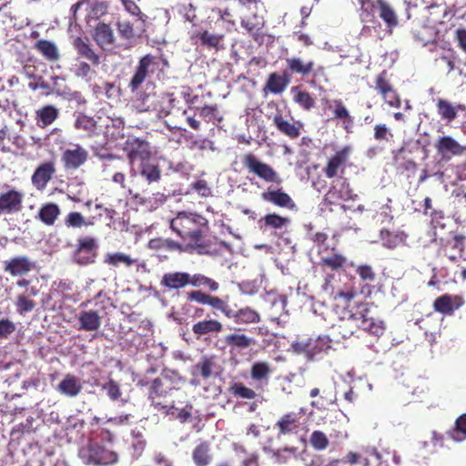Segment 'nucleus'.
<instances>
[{"label":"nucleus","instance_id":"nucleus-1","mask_svg":"<svg viewBox=\"0 0 466 466\" xmlns=\"http://www.w3.org/2000/svg\"><path fill=\"white\" fill-rule=\"evenodd\" d=\"M383 320L374 316L370 306L367 302H360L352 306L347 318H341L332 326V336L339 340L351 336L359 337V331H364L374 337H380L385 331Z\"/></svg>","mask_w":466,"mask_h":466},{"label":"nucleus","instance_id":"nucleus-2","mask_svg":"<svg viewBox=\"0 0 466 466\" xmlns=\"http://www.w3.org/2000/svg\"><path fill=\"white\" fill-rule=\"evenodd\" d=\"M125 150L129 165L130 184L138 187V177L144 179L147 185L160 181L162 169L152 157L151 147L147 141L137 137L128 139Z\"/></svg>","mask_w":466,"mask_h":466},{"label":"nucleus","instance_id":"nucleus-3","mask_svg":"<svg viewBox=\"0 0 466 466\" xmlns=\"http://www.w3.org/2000/svg\"><path fill=\"white\" fill-rule=\"evenodd\" d=\"M170 228L186 242L187 250H195L198 254L209 253L211 242L207 238L208 220L202 215L179 212L170 220Z\"/></svg>","mask_w":466,"mask_h":466},{"label":"nucleus","instance_id":"nucleus-4","mask_svg":"<svg viewBox=\"0 0 466 466\" xmlns=\"http://www.w3.org/2000/svg\"><path fill=\"white\" fill-rule=\"evenodd\" d=\"M187 300L200 305H208L219 310L226 318L231 319L237 324H253L260 321L259 314L249 307L234 310L229 304L218 296H213L202 290H191L185 294Z\"/></svg>","mask_w":466,"mask_h":466},{"label":"nucleus","instance_id":"nucleus-5","mask_svg":"<svg viewBox=\"0 0 466 466\" xmlns=\"http://www.w3.org/2000/svg\"><path fill=\"white\" fill-rule=\"evenodd\" d=\"M329 236L325 232H314L309 235V239L317 248L319 256V266L333 272H339L346 269L348 266L352 267L353 263H349L348 258L341 254L336 245L330 246L327 243Z\"/></svg>","mask_w":466,"mask_h":466},{"label":"nucleus","instance_id":"nucleus-6","mask_svg":"<svg viewBox=\"0 0 466 466\" xmlns=\"http://www.w3.org/2000/svg\"><path fill=\"white\" fill-rule=\"evenodd\" d=\"M360 5L362 21L371 23L376 20L375 13L384 22L389 31H392L399 25L398 15L391 5L386 0H358Z\"/></svg>","mask_w":466,"mask_h":466},{"label":"nucleus","instance_id":"nucleus-7","mask_svg":"<svg viewBox=\"0 0 466 466\" xmlns=\"http://www.w3.org/2000/svg\"><path fill=\"white\" fill-rule=\"evenodd\" d=\"M286 67L290 75L300 76L303 79L311 76L309 81L311 86H316L322 78L328 81L325 66L317 65L312 59L305 60L300 56L288 57Z\"/></svg>","mask_w":466,"mask_h":466},{"label":"nucleus","instance_id":"nucleus-8","mask_svg":"<svg viewBox=\"0 0 466 466\" xmlns=\"http://www.w3.org/2000/svg\"><path fill=\"white\" fill-rule=\"evenodd\" d=\"M79 457L85 464L94 466L114 464L118 460L116 452L93 441L79 451Z\"/></svg>","mask_w":466,"mask_h":466},{"label":"nucleus","instance_id":"nucleus-9","mask_svg":"<svg viewBox=\"0 0 466 466\" xmlns=\"http://www.w3.org/2000/svg\"><path fill=\"white\" fill-rule=\"evenodd\" d=\"M159 66L160 58L157 56L147 54L140 57L128 83V88L132 92L138 90L147 78L159 69Z\"/></svg>","mask_w":466,"mask_h":466},{"label":"nucleus","instance_id":"nucleus-10","mask_svg":"<svg viewBox=\"0 0 466 466\" xmlns=\"http://www.w3.org/2000/svg\"><path fill=\"white\" fill-rule=\"evenodd\" d=\"M242 164L249 173L255 174L257 177L268 183H275L280 185L282 178L278 172L268 164L260 161L254 154L248 153L242 157Z\"/></svg>","mask_w":466,"mask_h":466},{"label":"nucleus","instance_id":"nucleus-11","mask_svg":"<svg viewBox=\"0 0 466 466\" xmlns=\"http://www.w3.org/2000/svg\"><path fill=\"white\" fill-rule=\"evenodd\" d=\"M112 181L119 185L122 189H127L137 204L149 207L150 208H157L167 200V197L160 192L154 194L153 198H146L138 192H134L138 187L133 186L130 182L127 183L126 174L123 172H116L112 177Z\"/></svg>","mask_w":466,"mask_h":466},{"label":"nucleus","instance_id":"nucleus-12","mask_svg":"<svg viewBox=\"0 0 466 466\" xmlns=\"http://www.w3.org/2000/svg\"><path fill=\"white\" fill-rule=\"evenodd\" d=\"M292 348L296 352L303 353L309 359L314 360L331 349V339L327 336L309 339H300L292 344Z\"/></svg>","mask_w":466,"mask_h":466},{"label":"nucleus","instance_id":"nucleus-13","mask_svg":"<svg viewBox=\"0 0 466 466\" xmlns=\"http://www.w3.org/2000/svg\"><path fill=\"white\" fill-rule=\"evenodd\" d=\"M352 147L344 146L337 149L334 154L328 157L325 167L322 168L324 176L330 179L338 176H342L350 161Z\"/></svg>","mask_w":466,"mask_h":466},{"label":"nucleus","instance_id":"nucleus-14","mask_svg":"<svg viewBox=\"0 0 466 466\" xmlns=\"http://www.w3.org/2000/svg\"><path fill=\"white\" fill-rule=\"evenodd\" d=\"M98 244L93 237H82L77 239L76 248L73 252V261L79 266H87L96 262Z\"/></svg>","mask_w":466,"mask_h":466},{"label":"nucleus","instance_id":"nucleus-15","mask_svg":"<svg viewBox=\"0 0 466 466\" xmlns=\"http://www.w3.org/2000/svg\"><path fill=\"white\" fill-rule=\"evenodd\" d=\"M174 98H168L157 93L144 94L138 100L137 108L140 112H153L157 116L163 117L170 114V107L165 106L166 102H173Z\"/></svg>","mask_w":466,"mask_h":466},{"label":"nucleus","instance_id":"nucleus-16","mask_svg":"<svg viewBox=\"0 0 466 466\" xmlns=\"http://www.w3.org/2000/svg\"><path fill=\"white\" fill-rule=\"evenodd\" d=\"M174 389L172 380L167 376L157 377L149 387L148 399L151 400L152 405L158 410L174 408V403L168 406L159 401L160 398L170 394Z\"/></svg>","mask_w":466,"mask_h":466},{"label":"nucleus","instance_id":"nucleus-17","mask_svg":"<svg viewBox=\"0 0 466 466\" xmlns=\"http://www.w3.org/2000/svg\"><path fill=\"white\" fill-rule=\"evenodd\" d=\"M375 89L389 106L395 108L400 107V97L390 83L386 70H383L376 76Z\"/></svg>","mask_w":466,"mask_h":466},{"label":"nucleus","instance_id":"nucleus-18","mask_svg":"<svg viewBox=\"0 0 466 466\" xmlns=\"http://www.w3.org/2000/svg\"><path fill=\"white\" fill-rule=\"evenodd\" d=\"M24 193L8 187L0 193V216L13 215L23 209Z\"/></svg>","mask_w":466,"mask_h":466},{"label":"nucleus","instance_id":"nucleus-19","mask_svg":"<svg viewBox=\"0 0 466 466\" xmlns=\"http://www.w3.org/2000/svg\"><path fill=\"white\" fill-rule=\"evenodd\" d=\"M464 304L465 299L462 295L445 293L433 301L432 307L435 312L444 316H452Z\"/></svg>","mask_w":466,"mask_h":466},{"label":"nucleus","instance_id":"nucleus-20","mask_svg":"<svg viewBox=\"0 0 466 466\" xmlns=\"http://www.w3.org/2000/svg\"><path fill=\"white\" fill-rule=\"evenodd\" d=\"M35 268V262L27 256H16L4 261V271L11 277H24Z\"/></svg>","mask_w":466,"mask_h":466},{"label":"nucleus","instance_id":"nucleus-21","mask_svg":"<svg viewBox=\"0 0 466 466\" xmlns=\"http://www.w3.org/2000/svg\"><path fill=\"white\" fill-rule=\"evenodd\" d=\"M87 158L88 151L78 144L66 149L61 156V161L66 170L77 169L86 162Z\"/></svg>","mask_w":466,"mask_h":466},{"label":"nucleus","instance_id":"nucleus-22","mask_svg":"<svg viewBox=\"0 0 466 466\" xmlns=\"http://www.w3.org/2000/svg\"><path fill=\"white\" fill-rule=\"evenodd\" d=\"M434 147L443 159H451L452 157L461 156L466 151V147L461 146L451 136L440 137L436 140Z\"/></svg>","mask_w":466,"mask_h":466},{"label":"nucleus","instance_id":"nucleus-23","mask_svg":"<svg viewBox=\"0 0 466 466\" xmlns=\"http://www.w3.org/2000/svg\"><path fill=\"white\" fill-rule=\"evenodd\" d=\"M264 201L273 204L281 208L292 210L296 208V204L292 198L282 188L273 189L270 187L261 193Z\"/></svg>","mask_w":466,"mask_h":466},{"label":"nucleus","instance_id":"nucleus-24","mask_svg":"<svg viewBox=\"0 0 466 466\" xmlns=\"http://www.w3.org/2000/svg\"><path fill=\"white\" fill-rule=\"evenodd\" d=\"M56 173L53 161H46L39 165L32 175L31 181L35 188L44 190Z\"/></svg>","mask_w":466,"mask_h":466},{"label":"nucleus","instance_id":"nucleus-25","mask_svg":"<svg viewBox=\"0 0 466 466\" xmlns=\"http://www.w3.org/2000/svg\"><path fill=\"white\" fill-rule=\"evenodd\" d=\"M93 40L102 50L110 49L116 42L114 31L108 24L99 22L94 28Z\"/></svg>","mask_w":466,"mask_h":466},{"label":"nucleus","instance_id":"nucleus-26","mask_svg":"<svg viewBox=\"0 0 466 466\" xmlns=\"http://www.w3.org/2000/svg\"><path fill=\"white\" fill-rule=\"evenodd\" d=\"M357 197V194L350 188V184L344 181L341 183L339 188L333 185L329 187L324 196V203L325 205L331 206L336 204L339 200H355Z\"/></svg>","mask_w":466,"mask_h":466},{"label":"nucleus","instance_id":"nucleus-27","mask_svg":"<svg viewBox=\"0 0 466 466\" xmlns=\"http://www.w3.org/2000/svg\"><path fill=\"white\" fill-rule=\"evenodd\" d=\"M276 128L286 137L296 139L300 136L303 124L299 121H289L281 114H276L273 117Z\"/></svg>","mask_w":466,"mask_h":466},{"label":"nucleus","instance_id":"nucleus-28","mask_svg":"<svg viewBox=\"0 0 466 466\" xmlns=\"http://www.w3.org/2000/svg\"><path fill=\"white\" fill-rule=\"evenodd\" d=\"M191 458L195 466H208L213 461L211 443L199 440L192 450Z\"/></svg>","mask_w":466,"mask_h":466},{"label":"nucleus","instance_id":"nucleus-29","mask_svg":"<svg viewBox=\"0 0 466 466\" xmlns=\"http://www.w3.org/2000/svg\"><path fill=\"white\" fill-rule=\"evenodd\" d=\"M291 220L289 217L280 216L278 213H268L258 220L259 228L263 231L274 230L276 233L287 228Z\"/></svg>","mask_w":466,"mask_h":466},{"label":"nucleus","instance_id":"nucleus-30","mask_svg":"<svg viewBox=\"0 0 466 466\" xmlns=\"http://www.w3.org/2000/svg\"><path fill=\"white\" fill-rule=\"evenodd\" d=\"M223 330L222 322L216 319H204L197 321L192 326V332L198 339L211 334H219Z\"/></svg>","mask_w":466,"mask_h":466},{"label":"nucleus","instance_id":"nucleus-31","mask_svg":"<svg viewBox=\"0 0 466 466\" xmlns=\"http://www.w3.org/2000/svg\"><path fill=\"white\" fill-rule=\"evenodd\" d=\"M299 419V413L296 412H288L282 415L275 425L279 435L296 433L300 427Z\"/></svg>","mask_w":466,"mask_h":466},{"label":"nucleus","instance_id":"nucleus-32","mask_svg":"<svg viewBox=\"0 0 466 466\" xmlns=\"http://www.w3.org/2000/svg\"><path fill=\"white\" fill-rule=\"evenodd\" d=\"M73 46L77 55L83 58L87 59L92 66H97L100 65V56L94 50L91 45L80 36H76L73 40Z\"/></svg>","mask_w":466,"mask_h":466},{"label":"nucleus","instance_id":"nucleus-33","mask_svg":"<svg viewBox=\"0 0 466 466\" xmlns=\"http://www.w3.org/2000/svg\"><path fill=\"white\" fill-rule=\"evenodd\" d=\"M80 379L73 374H66L56 386V390L66 397H76L82 391Z\"/></svg>","mask_w":466,"mask_h":466},{"label":"nucleus","instance_id":"nucleus-34","mask_svg":"<svg viewBox=\"0 0 466 466\" xmlns=\"http://www.w3.org/2000/svg\"><path fill=\"white\" fill-rule=\"evenodd\" d=\"M189 284V273L175 271L165 273L160 285L167 289H180Z\"/></svg>","mask_w":466,"mask_h":466},{"label":"nucleus","instance_id":"nucleus-35","mask_svg":"<svg viewBox=\"0 0 466 466\" xmlns=\"http://www.w3.org/2000/svg\"><path fill=\"white\" fill-rule=\"evenodd\" d=\"M290 83V75L287 71L282 74L271 73L266 83V89L270 93L281 94Z\"/></svg>","mask_w":466,"mask_h":466},{"label":"nucleus","instance_id":"nucleus-36","mask_svg":"<svg viewBox=\"0 0 466 466\" xmlns=\"http://www.w3.org/2000/svg\"><path fill=\"white\" fill-rule=\"evenodd\" d=\"M59 116V110L54 105H46L35 111L37 127L45 128L52 125Z\"/></svg>","mask_w":466,"mask_h":466},{"label":"nucleus","instance_id":"nucleus-37","mask_svg":"<svg viewBox=\"0 0 466 466\" xmlns=\"http://www.w3.org/2000/svg\"><path fill=\"white\" fill-rule=\"evenodd\" d=\"M77 319L80 324V330L96 331L101 326V317L96 310L81 311L77 316Z\"/></svg>","mask_w":466,"mask_h":466},{"label":"nucleus","instance_id":"nucleus-38","mask_svg":"<svg viewBox=\"0 0 466 466\" xmlns=\"http://www.w3.org/2000/svg\"><path fill=\"white\" fill-rule=\"evenodd\" d=\"M37 293L38 289L35 287H32L28 293L24 292L16 296L15 308L20 315L31 312L35 308L36 303L31 297L36 296Z\"/></svg>","mask_w":466,"mask_h":466},{"label":"nucleus","instance_id":"nucleus-39","mask_svg":"<svg viewBox=\"0 0 466 466\" xmlns=\"http://www.w3.org/2000/svg\"><path fill=\"white\" fill-rule=\"evenodd\" d=\"M215 356H203L200 360L192 367V375L208 380L213 374L216 365Z\"/></svg>","mask_w":466,"mask_h":466},{"label":"nucleus","instance_id":"nucleus-40","mask_svg":"<svg viewBox=\"0 0 466 466\" xmlns=\"http://www.w3.org/2000/svg\"><path fill=\"white\" fill-rule=\"evenodd\" d=\"M224 341L225 344L229 347L230 351L235 350H246L254 343L253 339L240 333L228 334L225 336Z\"/></svg>","mask_w":466,"mask_h":466},{"label":"nucleus","instance_id":"nucleus-41","mask_svg":"<svg viewBox=\"0 0 466 466\" xmlns=\"http://www.w3.org/2000/svg\"><path fill=\"white\" fill-rule=\"evenodd\" d=\"M35 48L37 50L46 60L50 62H56L59 60L60 54L57 46L55 43L46 40L40 39L35 42Z\"/></svg>","mask_w":466,"mask_h":466},{"label":"nucleus","instance_id":"nucleus-42","mask_svg":"<svg viewBox=\"0 0 466 466\" xmlns=\"http://www.w3.org/2000/svg\"><path fill=\"white\" fill-rule=\"evenodd\" d=\"M137 262V258L122 252L107 253L104 258V263L114 268H118L121 264L126 268H130Z\"/></svg>","mask_w":466,"mask_h":466},{"label":"nucleus","instance_id":"nucleus-43","mask_svg":"<svg viewBox=\"0 0 466 466\" xmlns=\"http://www.w3.org/2000/svg\"><path fill=\"white\" fill-rule=\"evenodd\" d=\"M60 215V208L56 203H46L43 205L39 211L37 218L46 225L53 226Z\"/></svg>","mask_w":466,"mask_h":466},{"label":"nucleus","instance_id":"nucleus-44","mask_svg":"<svg viewBox=\"0 0 466 466\" xmlns=\"http://www.w3.org/2000/svg\"><path fill=\"white\" fill-rule=\"evenodd\" d=\"M356 273L360 278L361 281L365 283V285L361 288V293H367L370 295L371 293L370 283H373L376 280V273L373 268L370 265H360L356 268Z\"/></svg>","mask_w":466,"mask_h":466},{"label":"nucleus","instance_id":"nucleus-45","mask_svg":"<svg viewBox=\"0 0 466 466\" xmlns=\"http://www.w3.org/2000/svg\"><path fill=\"white\" fill-rule=\"evenodd\" d=\"M149 248L153 249H163L167 251H185L182 244L171 238H154L149 241Z\"/></svg>","mask_w":466,"mask_h":466},{"label":"nucleus","instance_id":"nucleus-46","mask_svg":"<svg viewBox=\"0 0 466 466\" xmlns=\"http://www.w3.org/2000/svg\"><path fill=\"white\" fill-rule=\"evenodd\" d=\"M294 96L293 100L303 110L310 111L316 106V101L313 96L306 90H299V87H293Z\"/></svg>","mask_w":466,"mask_h":466},{"label":"nucleus","instance_id":"nucleus-47","mask_svg":"<svg viewBox=\"0 0 466 466\" xmlns=\"http://www.w3.org/2000/svg\"><path fill=\"white\" fill-rule=\"evenodd\" d=\"M437 113L442 120L450 123L456 119L454 106L448 100L439 98L436 102Z\"/></svg>","mask_w":466,"mask_h":466},{"label":"nucleus","instance_id":"nucleus-48","mask_svg":"<svg viewBox=\"0 0 466 466\" xmlns=\"http://www.w3.org/2000/svg\"><path fill=\"white\" fill-rule=\"evenodd\" d=\"M380 238L383 247L389 249H394L405 241L404 234L394 233L388 229L380 231Z\"/></svg>","mask_w":466,"mask_h":466},{"label":"nucleus","instance_id":"nucleus-49","mask_svg":"<svg viewBox=\"0 0 466 466\" xmlns=\"http://www.w3.org/2000/svg\"><path fill=\"white\" fill-rule=\"evenodd\" d=\"M196 110L198 112L200 117H202L208 123H219L223 120V116L219 114L218 106L217 104L205 105L201 107H196Z\"/></svg>","mask_w":466,"mask_h":466},{"label":"nucleus","instance_id":"nucleus-50","mask_svg":"<svg viewBox=\"0 0 466 466\" xmlns=\"http://www.w3.org/2000/svg\"><path fill=\"white\" fill-rule=\"evenodd\" d=\"M333 104V118L342 121L345 125L344 128L348 129V127L353 124L352 116H350L349 110L340 99H335Z\"/></svg>","mask_w":466,"mask_h":466},{"label":"nucleus","instance_id":"nucleus-51","mask_svg":"<svg viewBox=\"0 0 466 466\" xmlns=\"http://www.w3.org/2000/svg\"><path fill=\"white\" fill-rule=\"evenodd\" d=\"M189 284L195 288L207 287L210 291H217L219 289V284L216 280L200 273L189 274Z\"/></svg>","mask_w":466,"mask_h":466},{"label":"nucleus","instance_id":"nucleus-52","mask_svg":"<svg viewBox=\"0 0 466 466\" xmlns=\"http://www.w3.org/2000/svg\"><path fill=\"white\" fill-rule=\"evenodd\" d=\"M228 391L235 398L254 400L257 393L251 388L245 386L242 382H234L228 388Z\"/></svg>","mask_w":466,"mask_h":466},{"label":"nucleus","instance_id":"nucleus-53","mask_svg":"<svg viewBox=\"0 0 466 466\" xmlns=\"http://www.w3.org/2000/svg\"><path fill=\"white\" fill-rule=\"evenodd\" d=\"M412 35L414 40L425 46L428 43L433 40V33L430 27L425 26V25H418L412 28Z\"/></svg>","mask_w":466,"mask_h":466},{"label":"nucleus","instance_id":"nucleus-54","mask_svg":"<svg viewBox=\"0 0 466 466\" xmlns=\"http://www.w3.org/2000/svg\"><path fill=\"white\" fill-rule=\"evenodd\" d=\"M271 373L270 366L266 361H257L250 369V376L252 380H268L269 374Z\"/></svg>","mask_w":466,"mask_h":466},{"label":"nucleus","instance_id":"nucleus-55","mask_svg":"<svg viewBox=\"0 0 466 466\" xmlns=\"http://www.w3.org/2000/svg\"><path fill=\"white\" fill-rule=\"evenodd\" d=\"M448 435L456 441L466 439V413L456 420L454 428L448 431Z\"/></svg>","mask_w":466,"mask_h":466},{"label":"nucleus","instance_id":"nucleus-56","mask_svg":"<svg viewBox=\"0 0 466 466\" xmlns=\"http://www.w3.org/2000/svg\"><path fill=\"white\" fill-rule=\"evenodd\" d=\"M75 127L91 135L94 134L96 129V122L93 117L80 114L76 119Z\"/></svg>","mask_w":466,"mask_h":466},{"label":"nucleus","instance_id":"nucleus-57","mask_svg":"<svg viewBox=\"0 0 466 466\" xmlns=\"http://www.w3.org/2000/svg\"><path fill=\"white\" fill-rule=\"evenodd\" d=\"M222 35L210 34L208 31H204L199 35L201 45L208 48H214L216 50L222 48Z\"/></svg>","mask_w":466,"mask_h":466},{"label":"nucleus","instance_id":"nucleus-58","mask_svg":"<svg viewBox=\"0 0 466 466\" xmlns=\"http://www.w3.org/2000/svg\"><path fill=\"white\" fill-rule=\"evenodd\" d=\"M309 442L316 451L325 450L329 444L327 435L320 431H314L311 433Z\"/></svg>","mask_w":466,"mask_h":466},{"label":"nucleus","instance_id":"nucleus-59","mask_svg":"<svg viewBox=\"0 0 466 466\" xmlns=\"http://www.w3.org/2000/svg\"><path fill=\"white\" fill-rule=\"evenodd\" d=\"M374 139L378 142H389L393 137V133L386 124H376L374 127Z\"/></svg>","mask_w":466,"mask_h":466},{"label":"nucleus","instance_id":"nucleus-60","mask_svg":"<svg viewBox=\"0 0 466 466\" xmlns=\"http://www.w3.org/2000/svg\"><path fill=\"white\" fill-rule=\"evenodd\" d=\"M102 389L106 391L107 396L112 400H116L121 396L119 384L114 380H109L106 384L103 385Z\"/></svg>","mask_w":466,"mask_h":466},{"label":"nucleus","instance_id":"nucleus-61","mask_svg":"<svg viewBox=\"0 0 466 466\" xmlns=\"http://www.w3.org/2000/svg\"><path fill=\"white\" fill-rule=\"evenodd\" d=\"M28 87L34 91L42 89L45 91L46 95H51L55 92V88H52L49 83H47L43 76H37L35 82H30L28 84Z\"/></svg>","mask_w":466,"mask_h":466},{"label":"nucleus","instance_id":"nucleus-62","mask_svg":"<svg viewBox=\"0 0 466 466\" xmlns=\"http://www.w3.org/2000/svg\"><path fill=\"white\" fill-rule=\"evenodd\" d=\"M65 223L68 228H81L84 225H87L85 221V218L79 212H70L66 216Z\"/></svg>","mask_w":466,"mask_h":466},{"label":"nucleus","instance_id":"nucleus-63","mask_svg":"<svg viewBox=\"0 0 466 466\" xmlns=\"http://www.w3.org/2000/svg\"><path fill=\"white\" fill-rule=\"evenodd\" d=\"M15 331V325L8 319L0 320V339H6Z\"/></svg>","mask_w":466,"mask_h":466},{"label":"nucleus","instance_id":"nucleus-64","mask_svg":"<svg viewBox=\"0 0 466 466\" xmlns=\"http://www.w3.org/2000/svg\"><path fill=\"white\" fill-rule=\"evenodd\" d=\"M117 29L120 35L126 39H131L135 36L133 25L130 22L117 23Z\"/></svg>","mask_w":466,"mask_h":466}]
</instances>
